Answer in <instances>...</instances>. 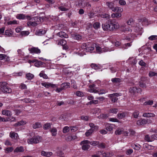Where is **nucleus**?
Listing matches in <instances>:
<instances>
[{
    "label": "nucleus",
    "instance_id": "obj_1",
    "mask_svg": "<svg viewBox=\"0 0 157 157\" xmlns=\"http://www.w3.org/2000/svg\"><path fill=\"white\" fill-rule=\"evenodd\" d=\"M95 44H92L91 43H83L81 46V49L78 52V54L80 56L85 55L84 51L92 52L94 50Z\"/></svg>",
    "mask_w": 157,
    "mask_h": 157
},
{
    "label": "nucleus",
    "instance_id": "obj_2",
    "mask_svg": "<svg viewBox=\"0 0 157 157\" xmlns=\"http://www.w3.org/2000/svg\"><path fill=\"white\" fill-rule=\"evenodd\" d=\"M95 47L96 48V52L98 53H101L103 52H110L113 51L115 49L113 45H111L109 47H104L102 48L100 46L97 44H95Z\"/></svg>",
    "mask_w": 157,
    "mask_h": 157
},
{
    "label": "nucleus",
    "instance_id": "obj_3",
    "mask_svg": "<svg viewBox=\"0 0 157 157\" xmlns=\"http://www.w3.org/2000/svg\"><path fill=\"white\" fill-rule=\"evenodd\" d=\"M138 28L137 27L134 30H132V29L130 28H126L123 29V31L126 33H128V34H130L131 35L130 36L132 38H134L136 36V35L138 34L137 33Z\"/></svg>",
    "mask_w": 157,
    "mask_h": 157
},
{
    "label": "nucleus",
    "instance_id": "obj_4",
    "mask_svg": "<svg viewBox=\"0 0 157 157\" xmlns=\"http://www.w3.org/2000/svg\"><path fill=\"white\" fill-rule=\"evenodd\" d=\"M1 90L4 93H9L11 92L12 90L7 86V83L6 82H0Z\"/></svg>",
    "mask_w": 157,
    "mask_h": 157
},
{
    "label": "nucleus",
    "instance_id": "obj_5",
    "mask_svg": "<svg viewBox=\"0 0 157 157\" xmlns=\"http://www.w3.org/2000/svg\"><path fill=\"white\" fill-rule=\"evenodd\" d=\"M40 136H35L32 138L28 139V144H37L40 141Z\"/></svg>",
    "mask_w": 157,
    "mask_h": 157
},
{
    "label": "nucleus",
    "instance_id": "obj_6",
    "mask_svg": "<svg viewBox=\"0 0 157 157\" xmlns=\"http://www.w3.org/2000/svg\"><path fill=\"white\" fill-rule=\"evenodd\" d=\"M109 25L110 27L111 31L118 29L119 27L118 23L114 20L109 21Z\"/></svg>",
    "mask_w": 157,
    "mask_h": 157
},
{
    "label": "nucleus",
    "instance_id": "obj_7",
    "mask_svg": "<svg viewBox=\"0 0 157 157\" xmlns=\"http://www.w3.org/2000/svg\"><path fill=\"white\" fill-rule=\"evenodd\" d=\"M90 143V141L87 140L81 142L80 144L82 146V150L84 151L88 150L90 147V146L89 145Z\"/></svg>",
    "mask_w": 157,
    "mask_h": 157
},
{
    "label": "nucleus",
    "instance_id": "obj_8",
    "mask_svg": "<svg viewBox=\"0 0 157 157\" xmlns=\"http://www.w3.org/2000/svg\"><path fill=\"white\" fill-rule=\"evenodd\" d=\"M99 155H101L103 157H111L114 155L113 152L112 151H109L108 152H106L104 151H101L99 152Z\"/></svg>",
    "mask_w": 157,
    "mask_h": 157
},
{
    "label": "nucleus",
    "instance_id": "obj_9",
    "mask_svg": "<svg viewBox=\"0 0 157 157\" xmlns=\"http://www.w3.org/2000/svg\"><path fill=\"white\" fill-rule=\"evenodd\" d=\"M120 96L119 94L117 93H114L113 94H109L108 96L111 98V100L113 102H115L118 100V98L117 97Z\"/></svg>",
    "mask_w": 157,
    "mask_h": 157
},
{
    "label": "nucleus",
    "instance_id": "obj_10",
    "mask_svg": "<svg viewBox=\"0 0 157 157\" xmlns=\"http://www.w3.org/2000/svg\"><path fill=\"white\" fill-rule=\"evenodd\" d=\"M16 17L17 19L19 20H24L27 19L28 20L30 19V17L28 15H26L23 14H18L17 15Z\"/></svg>",
    "mask_w": 157,
    "mask_h": 157
},
{
    "label": "nucleus",
    "instance_id": "obj_11",
    "mask_svg": "<svg viewBox=\"0 0 157 157\" xmlns=\"http://www.w3.org/2000/svg\"><path fill=\"white\" fill-rule=\"evenodd\" d=\"M135 134V131L131 129H129L126 130L124 129V131H123V132L124 135L126 136L133 135H134Z\"/></svg>",
    "mask_w": 157,
    "mask_h": 157
},
{
    "label": "nucleus",
    "instance_id": "obj_12",
    "mask_svg": "<svg viewBox=\"0 0 157 157\" xmlns=\"http://www.w3.org/2000/svg\"><path fill=\"white\" fill-rule=\"evenodd\" d=\"M41 85L47 88H48L49 87H51L53 88L57 87L56 85L48 82H43L41 83Z\"/></svg>",
    "mask_w": 157,
    "mask_h": 157
},
{
    "label": "nucleus",
    "instance_id": "obj_13",
    "mask_svg": "<svg viewBox=\"0 0 157 157\" xmlns=\"http://www.w3.org/2000/svg\"><path fill=\"white\" fill-rule=\"evenodd\" d=\"M31 53H35L37 54L40 53V50L38 48L33 47L29 48L28 49Z\"/></svg>",
    "mask_w": 157,
    "mask_h": 157
},
{
    "label": "nucleus",
    "instance_id": "obj_14",
    "mask_svg": "<svg viewBox=\"0 0 157 157\" xmlns=\"http://www.w3.org/2000/svg\"><path fill=\"white\" fill-rule=\"evenodd\" d=\"M28 62L29 63H34L35 62V66L36 67H39L40 66H41L43 64V63L40 61H39L36 59H34L33 60H29L28 61Z\"/></svg>",
    "mask_w": 157,
    "mask_h": 157
},
{
    "label": "nucleus",
    "instance_id": "obj_15",
    "mask_svg": "<svg viewBox=\"0 0 157 157\" xmlns=\"http://www.w3.org/2000/svg\"><path fill=\"white\" fill-rule=\"evenodd\" d=\"M57 43L58 45H60L63 46V48L65 49H66L68 48L67 47L66 45V44L67 43V42L64 40L63 39L60 40L59 41H57Z\"/></svg>",
    "mask_w": 157,
    "mask_h": 157
},
{
    "label": "nucleus",
    "instance_id": "obj_16",
    "mask_svg": "<svg viewBox=\"0 0 157 157\" xmlns=\"http://www.w3.org/2000/svg\"><path fill=\"white\" fill-rule=\"evenodd\" d=\"M88 91L90 93H96L97 92V90L95 89V85L94 84L89 86Z\"/></svg>",
    "mask_w": 157,
    "mask_h": 157
},
{
    "label": "nucleus",
    "instance_id": "obj_17",
    "mask_svg": "<svg viewBox=\"0 0 157 157\" xmlns=\"http://www.w3.org/2000/svg\"><path fill=\"white\" fill-rule=\"evenodd\" d=\"M129 91L131 93H136L141 91V89L140 88H137L136 87H131L129 89Z\"/></svg>",
    "mask_w": 157,
    "mask_h": 157
},
{
    "label": "nucleus",
    "instance_id": "obj_18",
    "mask_svg": "<svg viewBox=\"0 0 157 157\" xmlns=\"http://www.w3.org/2000/svg\"><path fill=\"white\" fill-rule=\"evenodd\" d=\"M147 121L145 119H140L136 121V124L138 125H143L146 124Z\"/></svg>",
    "mask_w": 157,
    "mask_h": 157
},
{
    "label": "nucleus",
    "instance_id": "obj_19",
    "mask_svg": "<svg viewBox=\"0 0 157 157\" xmlns=\"http://www.w3.org/2000/svg\"><path fill=\"white\" fill-rule=\"evenodd\" d=\"M102 26L103 30L104 31H111L110 27L109 25V21L108 23L102 24Z\"/></svg>",
    "mask_w": 157,
    "mask_h": 157
},
{
    "label": "nucleus",
    "instance_id": "obj_20",
    "mask_svg": "<svg viewBox=\"0 0 157 157\" xmlns=\"http://www.w3.org/2000/svg\"><path fill=\"white\" fill-rule=\"evenodd\" d=\"M40 153L41 155L46 157H49L52 155V152H51L45 151H42Z\"/></svg>",
    "mask_w": 157,
    "mask_h": 157
},
{
    "label": "nucleus",
    "instance_id": "obj_21",
    "mask_svg": "<svg viewBox=\"0 0 157 157\" xmlns=\"http://www.w3.org/2000/svg\"><path fill=\"white\" fill-rule=\"evenodd\" d=\"M101 112V110L99 108H96L94 109H92L91 111V113L95 115V116L98 115L99 113Z\"/></svg>",
    "mask_w": 157,
    "mask_h": 157
},
{
    "label": "nucleus",
    "instance_id": "obj_22",
    "mask_svg": "<svg viewBox=\"0 0 157 157\" xmlns=\"http://www.w3.org/2000/svg\"><path fill=\"white\" fill-rule=\"evenodd\" d=\"M154 135H151L149 136L148 135H146L145 137V140L148 142H151L153 141L154 140Z\"/></svg>",
    "mask_w": 157,
    "mask_h": 157
},
{
    "label": "nucleus",
    "instance_id": "obj_23",
    "mask_svg": "<svg viewBox=\"0 0 157 157\" xmlns=\"http://www.w3.org/2000/svg\"><path fill=\"white\" fill-rule=\"evenodd\" d=\"M46 31L44 30L40 29L37 30L35 33L36 35L38 36H41L44 34Z\"/></svg>",
    "mask_w": 157,
    "mask_h": 157
},
{
    "label": "nucleus",
    "instance_id": "obj_24",
    "mask_svg": "<svg viewBox=\"0 0 157 157\" xmlns=\"http://www.w3.org/2000/svg\"><path fill=\"white\" fill-rule=\"evenodd\" d=\"M2 114L8 117H10L12 115V113L10 111L7 110H3L2 112Z\"/></svg>",
    "mask_w": 157,
    "mask_h": 157
},
{
    "label": "nucleus",
    "instance_id": "obj_25",
    "mask_svg": "<svg viewBox=\"0 0 157 157\" xmlns=\"http://www.w3.org/2000/svg\"><path fill=\"white\" fill-rule=\"evenodd\" d=\"M77 139V137L76 135H72L71 136H68L67 138V140L68 141L73 140Z\"/></svg>",
    "mask_w": 157,
    "mask_h": 157
},
{
    "label": "nucleus",
    "instance_id": "obj_26",
    "mask_svg": "<svg viewBox=\"0 0 157 157\" xmlns=\"http://www.w3.org/2000/svg\"><path fill=\"white\" fill-rule=\"evenodd\" d=\"M10 136L13 139H16L18 137V135L17 133L11 131L10 132Z\"/></svg>",
    "mask_w": 157,
    "mask_h": 157
},
{
    "label": "nucleus",
    "instance_id": "obj_27",
    "mask_svg": "<svg viewBox=\"0 0 157 157\" xmlns=\"http://www.w3.org/2000/svg\"><path fill=\"white\" fill-rule=\"evenodd\" d=\"M57 35L62 38H67L68 37V35L65 32H60L57 33Z\"/></svg>",
    "mask_w": 157,
    "mask_h": 157
},
{
    "label": "nucleus",
    "instance_id": "obj_28",
    "mask_svg": "<svg viewBox=\"0 0 157 157\" xmlns=\"http://www.w3.org/2000/svg\"><path fill=\"white\" fill-rule=\"evenodd\" d=\"M98 17H100L102 18L109 19L110 18V16L109 14L107 13H102L101 14H99L98 15Z\"/></svg>",
    "mask_w": 157,
    "mask_h": 157
},
{
    "label": "nucleus",
    "instance_id": "obj_29",
    "mask_svg": "<svg viewBox=\"0 0 157 157\" xmlns=\"http://www.w3.org/2000/svg\"><path fill=\"white\" fill-rule=\"evenodd\" d=\"M50 132L53 136H56L57 134V130L55 128H53L51 129Z\"/></svg>",
    "mask_w": 157,
    "mask_h": 157
},
{
    "label": "nucleus",
    "instance_id": "obj_30",
    "mask_svg": "<svg viewBox=\"0 0 157 157\" xmlns=\"http://www.w3.org/2000/svg\"><path fill=\"white\" fill-rule=\"evenodd\" d=\"M113 125L109 124H107L105 126L106 130L108 131H111L112 130L113 128Z\"/></svg>",
    "mask_w": 157,
    "mask_h": 157
},
{
    "label": "nucleus",
    "instance_id": "obj_31",
    "mask_svg": "<svg viewBox=\"0 0 157 157\" xmlns=\"http://www.w3.org/2000/svg\"><path fill=\"white\" fill-rule=\"evenodd\" d=\"M70 86V83L68 82H65L62 84L61 87L63 89L69 88Z\"/></svg>",
    "mask_w": 157,
    "mask_h": 157
},
{
    "label": "nucleus",
    "instance_id": "obj_32",
    "mask_svg": "<svg viewBox=\"0 0 157 157\" xmlns=\"http://www.w3.org/2000/svg\"><path fill=\"white\" fill-rule=\"evenodd\" d=\"M94 131L93 129H90L86 131L85 133V135L86 136H89L91 135Z\"/></svg>",
    "mask_w": 157,
    "mask_h": 157
},
{
    "label": "nucleus",
    "instance_id": "obj_33",
    "mask_svg": "<svg viewBox=\"0 0 157 157\" xmlns=\"http://www.w3.org/2000/svg\"><path fill=\"white\" fill-rule=\"evenodd\" d=\"M27 25L29 27H30L31 26H36L37 25L38 23L35 22L29 21L27 22Z\"/></svg>",
    "mask_w": 157,
    "mask_h": 157
},
{
    "label": "nucleus",
    "instance_id": "obj_34",
    "mask_svg": "<svg viewBox=\"0 0 157 157\" xmlns=\"http://www.w3.org/2000/svg\"><path fill=\"white\" fill-rule=\"evenodd\" d=\"M123 131H124V129L119 128L117 129L115 131V134L116 135H120L121 134H123Z\"/></svg>",
    "mask_w": 157,
    "mask_h": 157
},
{
    "label": "nucleus",
    "instance_id": "obj_35",
    "mask_svg": "<svg viewBox=\"0 0 157 157\" xmlns=\"http://www.w3.org/2000/svg\"><path fill=\"white\" fill-rule=\"evenodd\" d=\"M90 127L91 128L90 129H93L94 131L97 130L98 128V126L95 125L93 123H90L89 124Z\"/></svg>",
    "mask_w": 157,
    "mask_h": 157
},
{
    "label": "nucleus",
    "instance_id": "obj_36",
    "mask_svg": "<svg viewBox=\"0 0 157 157\" xmlns=\"http://www.w3.org/2000/svg\"><path fill=\"white\" fill-rule=\"evenodd\" d=\"M5 34L8 36H11L13 34V32L10 29L6 30L5 31Z\"/></svg>",
    "mask_w": 157,
    "mask_h": 157
},
{
    "label": "nucleus",
    "instance_id": "obj_37",
    "mask_svg": "<svg viewBox=\"0 0 157 157\" xmlns=\"http://www.w3.org/2000/svg\"><path fill=\"white\" fill-rule=\"evenodd\" d=\"M122 14L121 13H113L111 14V16L112 18L120 17H121Z\"/></svg>",
    "mask_w": 157,
    "mask_h": 157
},
{
    "label": "nucleus",
    "instance_id": "obj_38",
    "mask_svg": "<svg viewBox=\"0 0 157 157\" xmlns=\"http://www.w3.org/2000/svg\"><path fill=\"white\" fill-rule=\"evenodd\" d=\"M108 91L106 90H97V92L96 93H98L99 94H102L107 93Z\"/></svg>",
    "mask_w": 157,
    "mask_h": 157
},
{
    "label": "nucleus",
    "instance_id": "obj_39",
    "mask_svg": "<svg viewBox=\"0 0 157 157\" xmlns=\"http://www.w3.org/2000/svg\"><path fill=\"white\" fill-rule=\"evenodd\" d=\"M41 125L39 122H36L35 124H34L33 125V128L36 129L38 128H40L41 127Z\"/></svg>",
    "mask_w": 157,
    "mask_h": 157
},
{
    "label": "nucleus",
    "instance_id": "obj_40",
    "mask_svg": "<svg viewBox=\"0 0 157 157\" xmlns=\"http://www.w3.org/2000/svg\"><path fill=\"white\" fill-rule=\"evenodd\" d=\"M114 1L113 2H108L106 3V4L109 8L111 9L113 7L114 5Z\"/></svg>",
    "mask_w": 157,
    "mask_h": 157
},
{
    "label": "nucleus",
    "instance_id": "obj_41",
    "mask_svg": "<svg viewBox=\"0 0 157 157\" xmlns=\"http://www.w3.org/2000/svg\"><path fill=\"white\" fill-rule=\"evenodd\" d=\"M131 45V43H128L122 45V46H121V47L122 48L126 49L128 48V47H130Z\"/></svg>",
    "mask_w": 157,
    "mask_h": 157
},
{
    "label": "nucleus",
    "instance_id": "obj_42",
    "mask_svg": "<svg viewBox=\"0 0 157 157\" xmlns=\"http://www.w3.org/2000/svg\"><path fill=\"white\" fill-rule=\"evenodd\" d=\"M52 124L50 123H47L44 124L43 126V128L44 129H49Z\"/></svg>",
    "mask_w": 157,
    "mask_h": 157
},
{
    "label": "nucleus",
    "instance_id": "obj_43",
    "mask_svg": "<svg viewBox=\"0 0 157 157\" xmlns=\"http://www.w3.org/2000/svg\"><path fill=\"white\" fill-rule=\"evenodd\" d=\"M100 24L99 22H96L94 23L93 26L95 29H98L100 27Z\"/></svg>",
    "mask_w": 157,
    "mask_h": 157
},
{
    "label": "nucleus",
    "instance_id": "obj_44",
    "mask_svg": "<svg viewBox=\"0 0 157 157\" xmlns=\"http://www.w3.org/2000/svg\"><path fill=\"white\" fill-rule=\"evenodd\" d=\"M70 128L67 126L64 127L63 129V132L64 133H66L70 131Z\"/></svg>",
    "mask_w": 157,
    "mask_h": 157
},
{
    "label": "nucleus",
    "instance_id": "obj_45",
    "mask_svg": "<svg viewBox=\"0 0 157 157\" xmlns=\"http://www.w3.org/2000/svg\"><path fill=\"white\" fill-rule=\"evenodd\" d=\"M34 75L31 73H29L26 75V77L28 79H32L34 77Z\"/></svg>",
    "mask_w": 157,
    "mask_h": 157
},
{
    "label": "nucleus",
    "instance_id": "obj_46",
    "mask_svg": "<svg viewBox=\"0 0 157 157\" xmlns=\"http://www.w3.org/2000/svg\"><path fill=\"white\" fill-rule=\"evenodd\" d=\"M24 150L22 147H17L15 150V151L16 152H21L24 151Z\"/></svg>",
    "mask_w": 157,
    "mask_h": 157
},
{
    "label": "nucleus",
    "instance_id": "obj_47",
    "mask_svg": "<svg viewBox=\"0 0 157 157\" xmlns=\"http://www.w3.org/2000/svg\"><path fill=\"white\" fill-rule=\"evenodd\" d=\"M153 101L152 100H149L144 102L143 105H151L153 104Z\"/></svg>",
    "mask_w": 157,
    "mask_h": 157
},
{
    "label": "nucleus",
    "instance_id": "obj_48",
    "mask_svg": "<svg viewBox=\"0 0 157 157\" xmlns=\"http://www.w3.org/2000/svg\"><path fill=\"white\" fill-rule=\"evenodd\" d=\"M117 116L119 119H121L125 117V114L124 113H119L117 114Z\"/></svg>",
    "mask_w": 157,
    "mask_h": 157
},
{
    "label": "nucleus",
    "instance_id": "obj_49",
    "mask_svg": "<svg viewBox=\"0 0 157 157\" xmlns=\"http://www.w3.org/2000/svg\"><path fill=\"white\" fill-rule=\"evenodd\" d=\"M39 75L40 77H42L44 78L47 79L48 78L47 76L44 74L43 71H41Z\"/></svg>",
    "mask_w": 157,
    "mask_h": 157
},
{
    "label": "nucleus",
    "instance_id": "obj_50",
    "mask_svg": "<svg viewBox=\"0 0 157 157\" xmlns=\"http://www.w3.org/2000/svg\"><path fill=\"white\" fill-rule=\"evenodd\" d=\"M39 75L40 77H42L44 78L47 79L48 78L47 76L44 74L43 71H41Z\"/></svg>",
    "mask_w": 157,
    "mask_h": 157
},
{
    "label": "nucleus",
    "instance_id": "obj_51",
    "mask_svg": "<svg viewBox=\"0 0 157 157\" xmlns=\"http://www.w3.org/2000/svg\"><path fill=\"white\" fill-rule=\"evenodd\" d=\"M19 21L14 20L13 21H10L7 22V24L8 25L12 24H17L18 23Z\"/></svg>",
    "mask_w": 157,
    "mask_h": 157
},
{
    "label": "nucleus",
    "instance_id": "obj_52",
    "mask_svg": "<svg viewBox=\"0 0 157 157\" xmlns=\"http://www.w3.org/2000/svg\"><path fill=\"white\" fill-rule=\"evenodd\" d=\"M132 147L136 150H139L140 148V146L138 144H134L132 145Z\"/></svg>",
    "mask_w": 157,
    "mask_h": 157
},
{
    "label": "nucleus",
    "instance_id": "obj_53",
    "mask_svg": "<svg viewBox=\"0 0 157 157\" xmlns=\"http://www.w3.org/2000/svg\"><path fill=\"white\" fill-rule=\"evenodd\" d=\"M134 23V20L132 18H129L127 21V23L128 25H131Z\"/></svg>",
    "mask_w": 157,
    "mask_h": 157
},
{
    "label": "nucleus",
    "instance_id": "obj_54",
    "mask_svg": "<svg viewBox=\"0 0 157 157\" xmlns=\"http://www.w3.org/2000/svg\"><path fill=\"white\" fill-rule=\"evenodd\" d=\"M29 34V32L28 31H23L21 32V35L22 36H27Z\"/></svg>",
    "mask_w": 157,
    "mask_h": 157
},
{
    "label": "nucleus",
    "instance_id": "obj_55",
    "mask_svg": "<svg viewBox=\"0 0 157 157\" xmlns=\"http://www.w3.org/2000/svg\"><path fill=\"white\" fill-rule=\"evenodd\" d=\"M111 81L114 83H117L120 82V79L118 78H113L111 79Z\"/></svg>",
    "mask_w": 157,
    "mask_h": 157
},
{
    "label": "nucleus",
    "instance_id": "obj_56",
    "mask_svg": "<svg viewBox=\"0 0 157 157\" xmlns=\"http://www.w3.org/2000/svg\"><path fill=\"white\" fill-rule=\"evenodd\" d=\"M76 96L80 97H83L84 95V93L80 91H77L76 92Z\"/></svg>",
    "mask_w": 157,
    "mask_h": 157
},
{
    "label": "nucleus",
    "instance_id": "obj_57",
    "mask_svg": "<svg viewBox=\"0 0 157 157\" xmlns=\"http://www.w3.org/2000/svg\"><path fill=\"white\" fill-rule=\"evenodd\" d=\"M148 39L150 40H154L157 39V35H152L150 36Z\"/></svg>",
    "mask_w": 157,
    "mask_h": 157
},
{
    "label": "nucleus",
    "instance_id": "obj_58",
    "mask_svg": "<svg viewBox=\"0 0 157 157\" xmlns=\"http://www.w3.org/2000/svg\"><path fill=\"white\" fill-rule=\"evenodd\" d=\"M139 114V112L138 110H135L133 113V115L135 118H137Z\"/></svg>",
    "mask_w": 157,
    "mask_h": 157
},
{
    "label": "nucleus",
    "instance_id": "obj_59",
    "mask_svg": "<svg viewBox=\"0 0 157 157\" xmlns=\"http://www.w3.org/2000/svg\"><path fill=\"white\" fill-rule=\"evenodd\" d=\"M73 36L75 39L77 40L81 39L82 38V37L80 35L77 34H74Z\"/></svg>",
    "mask_w": 157,
    "mask_h": 157
},
{
    "label": "nucleus",
    "instance_id": "obj_60",
    "mask_svg": "<svg viewBox=\"0 0 157 157\" xmlns=\"http://www.w3.org/2000/svg\"><path fill=\"white\" fill-rule=\"evenodd\" d=\"M71 82L72 86L75 89H77V87L75 84V82L74 80H72Z\"/></svg>",
    "mask_w": 157,
    "mask_h": 157
},
{
    "label": "nucleus",
    "instance_id": "obj_61",
    "mask_svg": "<svg viewBox=\"0 0 157 157\" xmlns=\"http://www.w3.org/2000/svg\"><path fill=\"white\" fill-rule=\"evenodd\" d=\"M71 130L72 132L76 131L78 129V127L76 126H72L70 127Z\"/></svg>",
    "mask_w": 157,
    "mask_h": 157
},
{
    "label": "nucleus",
    "instance_id": "obj_62",
    "mask_svg": "<svg viewBox=\"0 0 157 157\" xmlns=\"http://www.w3.org/2000/svg\"><path fill=\"white\" fill-rule=\"evenodd\" d=\"M118 112V109L116 108L112 109H110L109 111V112L113 113H116Z\"/></svg>",
    "mask_w": 157,
    "mask_h": 157
},
{
    "label": "nucleus",
    "instance_id": "obj_63",
    "mask_svg": "<svg viewBox=\"0 0 157 157\" xmlns=\"http://www.w3.org/2000/svg\"><path fill=\"white\" fill-rule=\"evenodd\" d=\"M90 144L92 146H95L98 145L99 142L96 141H93L91 142H90Z\"/></svg>",
    "mask_w": 157,
    "mask_h": 157
},
{
    "label": "nucleus",
    "instance_id": "obj_64",
    "mask_svg": "<svg viewBox=\"0 0 157 157\" xmlns=\"http://www.w3.org/2000/svg\"><path fill=\"white\" fill-rule=\"evenodd\" d=\"M92 68L95 70H98L99 69L98 67L95 64L93 63L91 65Z\"/></svg>",
    "mask_w": 157,
    "mask_h": 157
}]
</instances>
